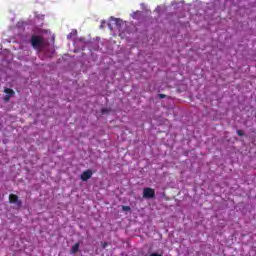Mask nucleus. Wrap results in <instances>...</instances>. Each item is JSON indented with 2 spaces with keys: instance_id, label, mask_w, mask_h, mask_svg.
I'll return each mask as SVG.
<instances>
[{
  "instance_id": "nucleus-1",
  "label": "nucleus",
  "mask_w": 256,
  "mask_h": 256,
  "mask_svg": "<svg viewBox=\"0 0 256 256\" xmlns=\"http://www.w3.org/2000/svg\"><path fill=\"white\" fill-rule=\"evenodd\" d=\"M30 43L34 49H42V47H45V40L39 35H32Z\"/></svg>"
},
{
  "instance_id": "nucleus-2",
  "label": "nucleus",
  "mask_w": 256,
  "mask_h": 256,
  "mask_svg": "<svg viewBox=\"0 0 256 256\" xmlns=\"http://www.w3.org/2000/svg\"><path fill=\"white\" fill-rule=\"evenodd\" d=\"M144 199H155V189L151 187H146L143 189Z\"/></svg>"
},
{
  "instance_id": "nucleus-3",
  "label": "nucleus",
  "mask_w": 256,
  "mask_h": 256,
  "mask_svg": "<svg viewBox=\"0 0 256 256\" xmlns=\"http://www.w3.org/2000/svg\"><path fill=\"white\" fill-rule=\"evenodd\" d=\"M91 177H93V171L91 170H86L84 171L81 176H80V179L82 181H89V179H91Z\"/></svg>"
},
{
  "instance_id": "nucleus-4",
  "label": "nucleus",
  "mask_w": 256,
  "mask_h": 256,
  "mask_svg": "<svg viewBox=\"0 0 256 256\" xmlns=\"http://www.w3.org/2000/svg\"><path fill=\"white\" fill-rule=\"evenodd\" d=\"M9 201H10V203H16L18 205V207H21V205H22L21 200H19V196L15 195V194L9 195Z\"/></svg>"
},
{
  "instance_id": "nucleus-5",
  "label": "nucleus",
  "mask_w": 256,
  "mask_h": 256,
  "mask_svg": "<svg viewBox=\"0 0 256 256\" xmlns=\"http://www.w3.org/2000/svg\"><path fill=\"white\" fill-rule=\"evenodd\" d=\"M79 247H80V244L79 243H76L72 246L70 252L75 255V253H77L79 251Z\"/></svg>"
},
{
  "instance_id": "nucleus-6",
  "label": "nucleus",
  "mask_w": 256,
  "mask_h": 256,
  "mask_svg": "<svg viewBox=\"0 0 256 256\" xmlns=\"http://www.w3.org/2000/svg\"><path fill=\"white\" fill-rule=\"evenodd\" d=\"M4 93H6V95H10L12 97L15 95V91L11 88H5Z\"/></svg>"
},
{
  "instance_id": "nucleus-7",
  "label": "nucleus",
  "mask_w": 256,
  "mask_h": 256,
  "mask_svg": "<svg viewBox=\"0 0 256 256\" xmlns=\"http://www.w3.org/2000/svg\"><path fill=\"white\" fill-rule=\"evenodd\" d=\"M237 135L239 137H243V135H245V132H243V130H237Z\"/></svg>"
},
{
  "instance_id": "nucleus-8",
  "label": "nucleus",
  "mask_w": 256,
  "mask_h": 256,
  "mask_svg": "<svg viewBox=\"0 0 256 256\" xmlns=\"http://www.w3.org/2000/svg\"><path fill=\"white\" fill-rule=\"evenodd\" d=\"M122 211H131V207H129V206H122Z\"/></svg>"
},
{
  "instance_id": "nucleus-9",
  "label": "nucleus",
  "mask_w": 256,
  "mask_h": 256,
  "mask_svg": "<svg viewBox=\"0 0 256 256\" xmlns=\"http://www.w3.org/2000/svg\"><path fill=\"white\" fill-rule=\"evenodd\" d=\"M11 97H12V96H10V95H6V96L4 97L5 103H7L8 101H10Z\"/></svg>"
},
{
  "instance_id": "nucleus-10",
  "label": "nucleus",
  "mask_w": 256,
  "mask_h": 256,
  "mask_svg": "<svg viewBox=\"0 0 256 256\" xmlns=\"http://www.w3.org/2000/svg\"><path fill=\"white\" fill-rule=\"evenodd\" d=\"M101 113H102V115H105V114L109 113V109L104 108L101 110Z\"/></svg>"
},
{
  "instance_id": "nucleus-11",
  "label": "nucleus",
  "mask_w": 256,
  "mask_h": 256,
  "mask_svg": "<svg viewBox=\"0 0 256 256\" xmlns=\"http://www.w3.org/2000/svg\"><path fill=\"white\" fill-rule=\"evenodd\" d=\"M158 97H159V99H165V98L167 97V95H165V94H159Z\"/></svg>"
},
{
  "instance_id": "nucleus-12",
  "label": "nucleus",
  "mask_w": 256,
  "mask_h": 256,
  "mask_svg": "<svg viewBox=\"0 0 256 256\" xmlns=\"http://www.w3.org/2000/svg\"><path fill=\"white\" fill-rule=\"evenodd\" d=\"M149 256H163V254H159V253H151Z\"/></svg>"
},
{
  "instance_id": "nucleus-13",
  "label": "nucleus",
  "mask_w": 256,
  "mask_h": 256,
  "mask_svg": "<svg viewBox=\"0 0 256 256\" xmlns=\"http://www.w3.org/2000/svg\"><path fill=\"white\" fill-rule=\"evenodd\" d=\"M107 245H108L107 242H104L102 245L103 249H105L107 247Z\"/></svg>"
}]
</instances>
